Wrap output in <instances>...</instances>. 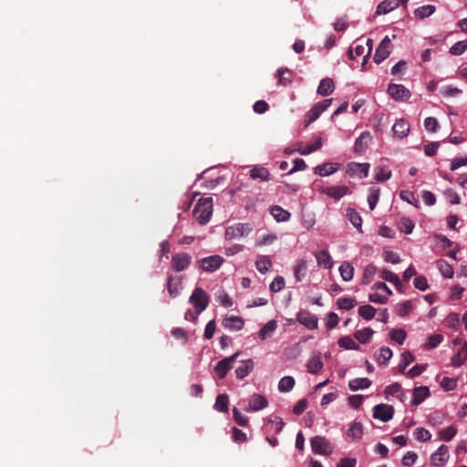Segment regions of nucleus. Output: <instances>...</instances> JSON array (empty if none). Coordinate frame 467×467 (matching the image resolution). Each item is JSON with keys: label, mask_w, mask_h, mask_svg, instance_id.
<instances>
[{"label": "nucleus", "mask_w": 467, "mask_h": 467, "mask_svg": "<svg viewBox=\"0 0 467 467\" xmlns=\"http://www.w3.org/2000/svg\"><path fill=\"white\" fill-rule=\"evenodd\" d=\"M238 356L239 353H235L231 357L223 358L216 364L214 371L219 379H223L226 376L227 372L232 368V364Z\"/></svg>", "instance_id": "nucleus-11"}, {"label": "nucleus", "mask_w": 467, "mask_h": 467, "mask_svg": "<svg viewBox=\"0 0 467 467\" xmlns=\"http://www.w3.org/2000/svg\"><path fill=\"white\" fill-rule=\"evenodd\" d=\"M270 213L277 222H285L290 218V213L277 205L271 208Z\"/></svg>", "instance_id": "nucleus-36"}, {"label": "nucleus", "mask_w": 467, "mask_h": 467, "mask_svg": "<svg viewBox=\"0 0 467 467\" xmlns=\"http://www.w3.org/2000/svg\"><path fill=\"white\" fill-rule=\"evenodd\" d=\"M278 82L282 86H287L292 83V72L286 67H281L277 70Z\"/></svg>", "instance_id": "nucleus-37"}, {"label": "nucleus", "mask_w": 467, "mask_h": 467, "mask_svg": "<svg viewBox=\"0 0 467 467\" xmlns=\"http://www.w3.org/2000/svg\"><path fill=\"white\" fill-rule=\"evenodd\" d=\"M380 277L386 281L392 283L396 286V288L399 289V285H400V278L391 271L388 269L381 270Z\"/></svg>", "instance_id": "nucleus-45"}, {"label": "nucleus", "mask_w": 467, "mask_h": 467, "mask_svg": "<svg viewBox=\"0 0 467 467\" xmlns=\"http://www.w3.org/2000/svg\"><path fill=\"white\" fill-rule=\"evenodd\" d=\"M337 344L345 349L358 350L359 345L356 343L350 337H342L338 339Z\"/></svg>", "instance_id": "nucleus-44"}, {"label": "nucleus", "mask_w": 467, "mask_h": 467, "mask_svg": "<svg viewBox=\"0 0 467 467\" xmlns=\"http://www.w3.org/2000/svg\"><path fill=\"white\" fill-rule=\"evenodd\" d=\"M233 416L235 422L240 426H246L248 423V418L242 414L236 408L233 410Z\"/></svg>", "instance_id": "nucleus-63"}, {"label": "nucleus", "mask_w": 467, "mask_h": 467, "mask_svg": "<svg viewBox=\"0 0 467 467\" xmlns=\"http://www.w3.org/2000/svg\"><path fill=\"white\" fill-rule=\"evenodd\" d=\"M223 261V258L220 255H211L200 260V267L206 272H214L220 268Z\"/></svg>", "instance_id": "nucleus-10"}, {"label": "nucleus", "mask_w": 467, "mask_h": 467, "mask_svg": "<svg viewBox=\"0 0 467 467\" xmlns=\"http://www.w3.org/2000/svg\"><path fill=\"white\" fill-rule=\"evenodd\" d=\"M229 399L226 394H219L216 397L213 408L220 412H228Z\"/></svg>", "instance_id": "nucleus-38"}, {"label": "nucleus", "mask_w": 467, "mask_h": 467, "mask_svg": "<svg viewBox=\"0 0 467 467\" xmlns=\"http://www.w3.org/2000/svg\"><path fill=\"white\" fill-rule=\"evenodd\" d=\"M399 5H400L399 0H384L378 5L376 14L377 15L388 14L390 11L398 8Z\"/></svg>", "instance_id": "nucleus-21"}, {"label": "nucleus", "mask_w": 467, "mask_h": 467, "mask_svg": "<svg viewBox=\"0 0 467 467\" xmlns=\"http://www.w3.org/2000/svg\"><path fill=\"white\" fill-rule=\"evenodd\" d=\"M399 228L401 232L410 234L413 231L414 223L408 218H402L399 222Z\"/></svg>", "instance_id": "nucleus-55"}, {"label": "nucleus", "mask_w": 467, "mask_h": 467, "mask_svg": "<svg viewBox=\"0 0 467 467\" xmlns=\"http://www.w3.org/2000/svg\"><path fill=\"white\" fill-rule=\"evenodd\" d=\"M431 395L430 389L428 387L421 386L416 387L413 390V399L412 405L418 406L420 405L425 399H427Z\"/></svg>", "instance_id": "nucleus-20"}, {"label": "nucleus", "mask_w": 467, "mask_h": 467, "mask_svg": "<svg viewBox=\"0 0 467 467\" xmlns=\"http://www.w3.org/2000/svg\"><path fill=\"white\" fill-rule=\"evenodd\" d=\"M394 408L388 404H378L373 409V417L380 420L383 422H387L393 418Z\"/></svg>", "instance_id": "nucleus-6"}, {"label": "nucleus", "mask_w": 467, "mask_h": 467, "mask_svg": "<svg viewBox=\"0 0 467 467\" xmlns=\"http://www.w3.org/2000/svg\"><path fill=\"white\" fill-rule=\"evenodd\" d=\"M268 401L266 398L261 394L254 393L249 400L250 409L254 411H257L266 408Z\"/></svg>", "instance_id": "nucleus-18"}, {"label": "nucleus", "mask_w": 467, "mask_h": 467, "mask_svg": "<svg viewBox=\"0 0 467 467\" xmlns=\"http://www.w3.org/2000/svg\"><path fill=\"white\" fill-rule=\"evenodd\" d=\"M391 47V41L389 37L386 36L376 49V53L373 57L374 62L380 64L384 61L390 55Z\"/></svg>", "instance_id": "nucleus-5"}, {"label": "nucleus", "mask_w": 467, "mask_h": 467, "mask_svg": "<svg viewBox=\"0 0 467 467\" xmlns=\"http://www.w3.org/2000/svg\"><path fill=\"white\" fill-rule=\"evenodd\" d=\"M410 124L404 119H398L392 126V132L394 136L403 139L406 138L410 132Z\"/></svg>", "instance_id": "nucleus-16"}, {"label": "nucleus", "mask_w": 467, "mask_h": 467, "mask_svg": "<svg viewBox=\"0 0 467 467\" xmlns=\"http://www.w3.org/2000/svg\"><path fill=\"white\" fill-rule=\"evenodd\" d=\"M285 287V279L282 276H276L270 284V291L277 293Z\"/></svg>", "instance_id": "nucleus-59"}, {"label": "nucleus", "mask_w": 467, "mask_h": 467, "mask_svg": "<svg viewBox=\"0 0 467 467\" xmlns=\"http://www.w3.org/2000/svg\"><path fill=\"white\" fill-rule=\"evenodd\" d=\"M254 365L253 359L243 361L235 369L236 377L240 379H244L253 370Z\"/></svg>", "instance_id": "nucleus-26"}, {"label": "nucleus", "mask_w": 467, "mask_h": 467, "mask_svg": "<svg viewBox=\"0 0 467 467\" xmlns=\"http://www.w3.org/2000/svg\"><path fill=\"white\" fill-rule=\"evenodd\" d=\"M436 11L435 5H425L418 7L414 11V15L418 19H424L426 17L431 16Z\"/></svg>", "instance_id": "nucleus-31"}, {"label": "nucleus", "mask_w": 467, "mask_h": 467, "mask_svg": "<svg viewBox=\"0 0 467 467\" xmlns=\"http://www.w3.org/2000/svg\"><path fill=\"white\" fill-rule=\"evenodd\" d=\"M306 271V262L305 260H299L294 269L295 277L296 281H301Z\"/></svg>", "instance_id": "nucleus-54"}, {"label": "nucleus", "mask_w": 467, "mask_h": 467, "mask_svg": "<svg viewBox=\"0 0 467 467\" xmlns=\"http://www.w3.org/2000/svg\"><path fill=\"white\" fill-rule=\"evenodd\" d=\"M443 340V337L441 334H434L428 337V341L425 344L426 348H435Z\"/></svg>", "instance_id": "nucleus-56"}, {"label": "nucleus", "mask_w": 467, "mask_h": 467, "mask_svg": "<svg viewBox=\"0 0 467 467\" xmlns=\"http://www.w3.org/2000/svg\"><path fill=\"white\" fill-rule=\"evenodd\" d=\"M209 302L210 297L202 287H196L189 297V303L193 306L197 315L207 308Z\"/></svg>", "instance_id": "nucleus-2"}, {"label": "nucleus", "mask_w": 467, "mask_h": 467, "mask_svg": "<svg viewBox=\"0 0 467 467\" xmlns=\"http://www.w3.org/2000/svg\"><path fill=\"white\" fill-rule=\"evenodd\" d=\"M193 216L200 224H206L213 213L212 197H204L198 200L193 208Z\"/></svg>", "instance_id": "nucleus-1"}, {"label": "nucleus", "mask_w": 467, "mask_h": 467, "mask_svg": "<svg viewBox=\"0 0 467 467\" xmlns=\"http://www.w3.org/2000/svg\"><path fill=\"white\" fill-rule=\"evenodd\" d=\"M391 174H392L391 171H389V170H387L384 168H378L376 174H375V179L378 182H386L391 178Z\"/></svg>", "instance_id": "nucleus-60"}, {"label": "nucleus", "mask_w": 467, "mask_h": 467, "mask_svg": "<svg viewBox=\"0 0 467 467\" xmlns=\"http://www.w3.org/2000/svg\"><path fill=\"white\" fill-rule=\"evenodd\" d=\"M179 279L176 282H174L173 276H169L167 281V288L171 296L175 297L179 295Z\"/></svg>", "instance_id": "nucleus-52"}, {"label": "nucleus", "mask_w": 467, "mask_h": 467, "mask_svg": "<svg viewBox=\"0 0 467 467\" xmlns=\"http://www.w3.org/2000/svg\"><path fill=\"white\" fill-rule=\"evenodd\" d=\"M332 101V99H327L314 105V107L306 115V126H308L310 123L317 119L321 113L330 107Z\"/></svg>", "instance_id": "nucleus-4"}, {"label": "nucleus", "mask_w": 467, "mask_h": 467, "mask_svg": "<svg viewBox=\"0 0 467 467\" xmlns=\"http://www.w3.org/2000/svg\"><path fill=\"white\" fill-rule=\"evenodd\" d=\"M392 350L388 347H383L379 353L375 354V358L379 365H385L392 358Z\"/></svg>", "instance_id": "nucleus-33"}, {"label": "nucleus", "mask_w": 467, "mask_h": 467, "mask_svg": "<svg viewBox=\"0 0 467 467\" xmlns=\"http://www.w3.org/2000/svg\"><path fill=\"white\" fill-rule=\"evenodd\" d=\"M465 360H467V341L464 342L462 347L451 358V364L454 367H460L463 364Z\"/></svg>", "instance_id": "nucleus-29"}, {"label": "nucleus", "mask_w": 467, "mask_h": 467, "mask_svg": "<svg viewBox=\"0 0 467 467\" xmlns=\"http://www.w3.org/2000/svg\"><path fill=\"white\" fill-rule=\"evenodd\" d=\"M376 272H377V267L374 265H372V264L368 265L365 267L364 272H363L362 284L363 285L369 284L372 281Z\"/></svg>", "instance_id": "nucleus-47"}, {"label": "nucleus", "mask_w": 467, "mask_h": 467, "mask_svg": "<svg viewBox=\"0 0 467 467\" xmlns=\"http://www.w3.org/2000/svg\"><path fill=\"white\" fill-rule=\"evenodd\" d=\"M413 306L410 301L407 300L397 306V313L400 317H406L412 310Z\"/></svg>", "instance_id": "nucleus-57"}, {"label": "nucleus", "mask_w": 467, "mask_h": 467, "mask_svg": "<svg viewBox=\"0 0 467 467\" xmlns=\"http://www.w3.org/2000/svg\"><path fill=\"white\" fill-rule=\"evenodd\" d=\"M222 325L225 329L239 331L243 329L244 326V320L240 317L231 316L229 317L223 318Z\"/></svg>", "instance_id": "nucleus-15"}, {"label": "nucleus", "mask_w": 467, "mask_h": 467, "mask_svg": "<svg viewBox=\"0 0 467 467\" xmlns=\"http://www.w3.org/2000/svg\"><path fill=\"white\" fill-rule=\"evenodd\" d=\"M348 436L353 440H359L363 435V426L360 422H353L347 432Z\"/></svg>", "instance_id": "nucleus-40"}, {"label": "nucleus", "mask_w": 467, "mask_h": 467, "mask_svg": "<svg viewBox=\"0 0 467 467\" xmlns=\"http://www.w3.org/2000/svg\"><path fill=\"white\" fill-rule=\"evenodd\" d=\"M414 361V356L410 351L401 354V361L398 366L400 373H404L406 368Z\"/></svg>", "instance_id": "nucleus-43"}, {"label": "nucleus", "mask_w": 467, "mask_h": 467, "mask_svg": "<svg viewBox=\"0 0 467 467\" xmlns=\"http://www.w3.org/2000/svg\"><path fill=\"white\" fill-rule=\"evenodd\" d=\"M388 94L395 100H408L410 98V91L400 84H389Z\"/></svg>", "instance_id": "nucleus-9"}, {"label": "nucleus", "mask_w": 467, "mask_h": 467, "mask_svg": "<svg viewBox=\"0 0 467 467\" xmlns=\"http://www.w3.org/2000/svg\"><path fill=\"white\" fill-rule=\"evenodd\" d=\"M271 265V260L267 256H261L255 262V267L261 274H265Z\"/></svg>", "instance_id": "nucleus-46"}, {"label": "nucleus", "mask_w": 467, "mask_h": 467, "mask_svg": "<svg viewBox=\"0 0 467 467\" xmlns=\"http://www.w3.org/2000/svg\"><path fill=\"white\" fill-rule=\"evenodd\" d=\"M352 171L360 178H366L368 175L369 164L368 163H353Z\"/></svg>", "instance_id": "nucleus-49"}, {"label": "nucleus", "mask_w": 467, "mask_h": 467, "mask_svg": "<svg viewBox=\"0 0 467 467\" xmlns=\"http://www.w3.org/2000/svg\"><path fill=\"white\" fill-rule=\"evenodd\" d=\"M296 319L300 324L304 325L308 329H315L318 325V319L317 316L311 314L307 310L299 311L297 313Z\"/></svg>", "instance_id": "nucleus-13"}, {"label": "nucleus", "mask_w": 467, "mask_h": 467, "mask_svg": "<svg viewBox=\"0 0 467 467\" xmlns=\"http://www.w3.org/2000/svg\"><path fill=\"white\" fill-rule=\"evenodd\" d=\"M376 308L371 305H364L359 306L358 315L365 320H371L376 314Z\"/></svg>", "instance_id": "nucleus-41"}, {"label": "nucleus", "mask_w": 467, "mask_h": 467, "mask_svg": "<svg viewBox=\"0 0 467 467\" xmlns=\"http://www.w3.org/2000/svg\"><path fill=\"white\" fill-rule=\"evenodd\" d=\"M296 381L293 377H283L278 382V389L280 392H288L295 387Z\"/></svg>", "instance_id": "nucleus-39"}, {"label": "nucleus", "mask_w": 467, "mask_h": 467, "mask_svg": "<svg viewBox=\"0 0 467 467\" xmlns=\"http://www.w3.org/2000/svg\"><path fill=\"white\" fill-rule=\"evenodd\" d=\"M441 386L447 391L453 390L457 387V380L452 378L444 377L441 381Z\"/></svg>", "instance_id": "nucleus-62"}, {"label": "nucleus", "mask_w": 467, "mask_h": 467, "mask_svg": "<svg viewBox=\"0 0 467 467\" xmlns=\"http://www.w3.org/2000/svg\"><path fill=\"white\" fill-rule=\"evenodd\" d=\"M339 273H340L341 278L344 281L348 282V281L352 280V278L354 276V267L352 266V265L350 263L343 262L341 264V265L339 266Z\"/></svg>", "instance_id": "nucleus-32"}, {"label": "nucleus", "mask_w": 467, "mask_h": 467, "mask_svg": "<svg viewBox=\"0 0 467 467\" xmlns=\"http://www.w3.org/2000/svg\"><path fill=\"white\" fill-rule=\"evenodd\" d=\"M192 263V256L187 253H179L171 257V268L175 272L185 270Z\"/></svg>", "instance_id": "nucleus-7"}, {"label": "nucleus", "mask_w": 467, "mask_h": 467, "mask_svg": "<svg viewBox=\"0 0 467 467\" xmlns=\"http://www.w3.org/2000/svg\"><path fill=\"white\" fill-rule=\"evenodd\" d=\"M347 216L352 225L357 228L359 233H362V218L359 213L353 208H348Z\"/></svg>", "instance_id": "nucleus-28"}, {"label": "nucleus", "mask_w": 467, "mask_h": 467, "mask_svg": "<svg viewBox=\"0 0 467 467\" xmlns=\"http://www.w3.org/2000/svg\"><path fill=\"white\" fill-rule=\"evenodd\" d=\"M250 177L254 180H261L263 182L270 181L269 171L262 166H254L250 170Z\"/></svg>", "instance_id": "nucleus-23"}, {"label": "nucleus", "mask_w": 467, "mask_h": 467, "mask_svg": "<svg viewBox=\"0 0 467 467\" xmlns=\"http://www.w3.org/2000/svg\"><path fill=\"white\" fill-rule=\"evenodd\" d=\"M323 145L322 139L317 138L314 142L307 143L303 149H299L298 151L301 155H308L317 150Z\"/></svg>", "instance_id": "nucleus-35"}, {"label": "nucleus", "mask_w": 467, "mask_h": 467, "mask_svg": "<svg viewBox=\"0 0 467 467\" xmlns=\"http://www.w3.org/2000/svg\"><path fill=\"white\" fill-rule=\"evenodd\" d=\"M371 141V136L369 132L365 131L362 132L358 138H357L355 144H354V150L357 153H363L368 147L369 143Z\"/></svg>", "instance_id": "nucleus-17"}, {"label": "nucleus", "mask_w": 467, "mask_h": 467, "mask_svg": "<svg viewBox=\"0 0 467 467\" xmlns=\"http://www.w3.org/2000/svg\"><path fill=\"white\" fill-rule=\"evenodd\" d=\"M307 371L312 374L318 373L323 368V362L321 360L320 353H317L311 357L306 364Z\"/></svg>", "instance_id": "nucleus-24"}, {"label": "nucleus", "mask_w": 467, "mask_h": 467, "mask_svg": "<svg viewBox=\"0 0 467 467\" xmlns=\"http://www.w3.org/2000/svg\"><path fill=\"white\" fill-rule=\"evenodd\" d=\"M320 192L330 198L335 199L336 201L341 199L345 195L349 193V189L348 186L340 185V186H331V187H323L320 189Z\"/></svg>", "instance_id": "nucleus-14"}, {"label": "nucleus", "mask_w": 467, "mask_h": 467, "mask_svg": "<svg viewBox=\"0 0 467 467\" xmlns=\"http://www.w3.org/2000/svg\"><path fill=\"white\" fill-rule=\"evenodd\" d=\"M335 89L334 82L332 78H323L317 87V94L326 97L333 93Z\"/></svg>", "instance_id": "nucleus-22"}, {"label": "nucleus", "mask_w": 467, "mask_h": 467, "mask_svg": "<svg viewBox=\"0 0 467 467\" xmlns=\"http://www.w3.org/2000/svg\"><path fill=\"white\" fill-rule=\"evenodd\" d=\"M413 285L417 289L420 291H426L429 288L427 279L423 275L417 276L413 281Z\"/></svg>", "instance_id": "nucleus-64"}, {"label": "nucleus", "mask_w": 467, "mask_h": 467, "mask_svg": "<svg viewBox=\"0 0 467 467\" xmlns=\"http://www.w3.org/2000/svg\"><path fill=\"white\" fill-rule=\"evenodd\" d=\"M337 305L340 309L350 310L356 306L357 301L350 297H340L337 299Z\"/></svg>", "instance_id": "nucleus-50"}, {"label": "nucleus", "mask_w": 467, "mask_h": 467, "mask_svg": "<svg viewBox=\"0 0 467 467\" xmlns=\"http://www.w3.org/2000/svg\"><path fill=\"white\" fill-rule=\"evenodd\" d=\"M415 436H416V439L420 441H427L431 439V432L428 430L423 429V428H417L415 430Z\"/></svg>", "instance_id": "nucleus-61"}, {"label": "nucleus", "mask_w": 467, "mask_h": 467, "mask_svg": "<svg viewBox=\"0 0 467 467\" xmlns=\"http://www.w3.org/2000/svg\"><path fill=\"white\" fill-rule=\"evenodd\" d=\"M406 332L401 328H393L389 332V337L391 340L397 342L398 344H403L406 339Z\"/></svg>", "instance_id": "nucleus-48"}, {"label": "nucleus", "mask_w": 467, "mask_h": 467, "mask_svg": "<svg viewBox=\"0 0 467 467\" xmlns=\"http://www.w3.org/2000/svg\"><path fill=\"white\" fill-rule=\"evenodd\" d=\"M457 433V429L453 426L447 427L439 431L440 438L442 441H450Z\"/></svg>", "instance_id": "nucleus-53"}, {"label": "nucleus", "mask_w": 467, "mask_h": 467, "mask_svg": "<svg viewBox=\"0 0 467 467\" xmlns=\"http://www.w3.org/2000/svg\"><path fill=\"white\" fill-rule=\"evenodd\" d=\"M437 266H438V269L441 272V274L445 278H451L453 276L454 272H453L452 266L451 265H449L446 261L439 260L437 262Z\"/></svg>", "instance_id": "nucleus-42"}, {"label": "nucleus", "mask_w": 467, "mask_h": 467, "mask_svg": "<svg viewBox=\"0 0 467 467\" xmlns=\"http://www.w3.org/2000/svg\"><path fill=\"white\" fill-rule=\"evenodd\" d=\"M277 328V322L274 319L268 321L265 325L263 326V327L258 331L257 337L261 340H265L268 337H271L272 335L275 333V331Z\"/></svg>", "instance_id": "nucleus-19"}, {"label": "nucleus", "mask_w": 467, "mask_h": 467, "mask_svg": "<svg viewBox=\"0 0 467 467\" xmlns=\"http://www.w3.org/2000/svg\"><path fill=\"white\" fill-rule=\"evenodd\" d=\"M379 199V189H370V193L368 197V202L370 210H374Z\"/></svg>", "instance_id": "nucleus-58"}, {"label": "nucleus", "mask_w": 467, "mask_h": 467, "mask_svg": "<svg viewBox=\"0 0 467 467\" xmlns=\"http://www.w3.org/2000/svg\"><path fill=\"white\" fill-rule=\"evenodd\" d=\"M371 385V381L367 378H358L348 382V387L352 391L368 389Z\"/></svg>", "instance_id": "nucleus-30"}, {"label": "nucleus", "mask_w": 467, "mask_h": 467, "mask_svg": "<svg viewBox=\"0 0 467 467\" xmlns=\"http://www.w3.org/2000/svg\"><path fill=\"white\" fill-rule=\"evenodd\" d=\"M449 458V449L446 445H441L431 455V463L433 467H443Z\"/></svg>", "instance_id": "nucleus-12"}, {"label": "nucleus", "mask_w": 467, "mask_h": 467, "mask_svg": "<svg viewBox=\"0 0 467 467\" xmlns=\"http://www.w3.org/2000/svg\"><path fill=\"white\" fill-rule=\"evenodd\" d=\"M317 265L324 266L326 269H330L333 266L332 257L327 250H322L315 254Z\"/></svg>", "instance_id": "nucleus-25"}, {"label": "nucleus", "mask_w": 467, "mask_h": 467, "mask_svg": "<svg viewBox=\"0 0 467 467\" xmlns=\"http://www.w3.org/2000/svg\"><path fill=\"white\" fill-rule=\"evenodd\" d=\"M374 334V330L370 327H365L363 329L355 332L354 337L361 344L368 343Z\"/></svg>", "instance_id": "nucleus-34"}, {"label": "nucleus", "mask_w": 467, "mask_h": 467, "mask_svg": "<svg viewBox=\"0 0 467 467\" xmlns=\"http://www.w3.org/2000/svg\"><path fill=\"white\" fill-rule=\"evenodd\" d=\"M338 169V164L337 163H331V162H326L324 164L318 165L315 168V173L318 174L320 176H328L335 171H337Z\"/></svg>", "instance_id": "nucleus-27"}, {"label": "nucleus", "mask_w": 467, "mask_h": 467, "mask_svg": "<svg viewBox=\"0 0 467 467\" xmlns=\"http://www.w3.org/2000/svg\"><path fill=\"white\" fill-rule=\"evenodd\" d=\"M467 49V39L454 43L450 48V54L452 56H460Z\"/></svg>", "instance_id": "nucleus-51"}, {"label": "nucleus", "mask_w": 467, "mask_h": 467, "mask_svg": "<svg viewBox=\"0 0 467 467\" xmlns=\"http://www.w3.org/2000/svg\"><path fill=\"white\" fill-rule=\"evenodd\" d=\"M311 448L315 453L321 455H328L332 450L329 442L322 436H315L311 439Z\"/></svg>", "instance_id": "nucleus-8"}, {"label": "nucleus", "mask_w": 467, "mask_h": 467, "mask_svg": "<svg viewBox=\"0 0 467 467\" xmlns=\"http://www.w3.org/2000/svg\"><path fill=\"white\" fill-rule=\"evenodd\" d=\"M253 231L249 223H237L225 229V239L233 240L249 234Z\"/></svg>", "instance_id": "nucleus-3"}]
</instances>
